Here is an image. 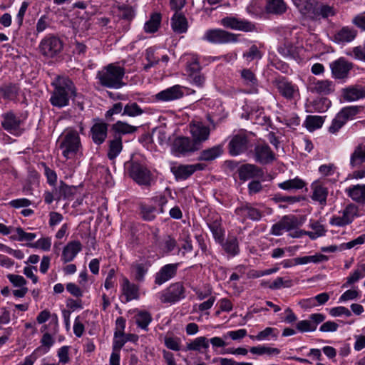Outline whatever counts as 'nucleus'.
Wrapping results in <instances>:
<instances>
[{"label": "nucleus", "instance_id": "1", "mask_svg": "<svg viewBox=\"0 0 365 365\" xmlns=\"http://www.w3.org/2000/svg\"><path fill=\"white\" fill-rule=\"evenodd\" d=\"M52 85L54 86V90L49 101L54 107L61 108L68 106L70 98L76 96V86L67 77H58Z\"/></svg>", "mask_w": 365, "mask_h": 365}, {"label": "nucleus", "instance_id": "2", "mask_svg": "<svg viewBox=\"0 0 365 365\" xmlns=\"http://www.w3.org/2000/svg\"><path fill=\"white\" fill-rule=\"evenodd\" d=\"M58 148L62 155L66 159L75 158L82 155V144L77 130L73 128H66L58 139Z\"/></svg>", "mask_w": 365, "mask_h": 365}, {"label": "nucleus", "instance_id": "3", "mask_svg": "<svg viewBox=\"0 0 365 365\" xmlns=\"http://www.w3.org/2000/svg\"><path fill=\"white\" fill-rule=\"evenodd\" d=\"M125 74V70L123 67L115 63H109L97 72L96 78L103 87L120 89L126 84L123 82Z\"/></svg>", "mask_w": 365, "mask_h": 365}, {"label": "nucleus", "instance_id": "4", "mask_svg": "<svg viewBox=\"0 0 365 365\" xmlns=\"http://www.w3.org/2000/svg\"><path fill=\"white\" fill-rule=\"evenodd\" d=\"M185 297V287L181 282L170 284L159 293V299L162 303L175 304Z\"/></svg>", "mask_w": 365, "mask_h": 365}, {"label": "nucleus", "instance_id": "5", "mask_svg": "<svg viewBox=\"0 0 365 365\" xmlns=\"http://www.w3.org/2000/svg\"><path fill=\"white\" fill-rule=\"evenodd\" d=\"M307 89L312 94L326 96L335 93L336 83L329 79L320 80L312 78L309 79Z\"/></svg>", "mask_w": 365, "mask_h": 365}, {"label": "nucleus", "instance_id": "6", "mask_svg": "<svg viewBox=\"0 0 365 365\" xmlns=\"http://www.w3.org/2000/svg\"><path fill=\"white\" fill-rule=\"evenodd\" d=\"M63 48V41L57 36L49 35L44 37L39 45L42 55L53 58L59 54Z\"/></svg>", "mask_w": 365, "mask_h": 365}, {"label": "nucleus", "instance_id": "7", "mask_svg": "<svg viewBox=\"0 0 365 365\" xmlns=\"http://www.w3.org/2000/svg\"><path fill=\"white\" fill-rule=\"evenodd\" d=\"M129 176L138 185L149 187L151 185V173L143 165L132 162L128 169Z\"/></svg>", "mask_w": 365, "mask_h": 365}, {"label": "nucleus", "instance_id": "8", "mask_svg": "<svg viewBox=\"0 0 365 365\" xmlns=\"http://www.w3.org/2000/svg\"><path fill=\"white\" fill-rule=\"evenodd\" d=\"M239 36L222 29H209L205 33L203 39L215 44H225L237 42Z\"/></svg>", "mask_w": 365, "mask_h": 365}, {"label": "nucleus", "instance_id": "9", "mask_svg": "<svg viewBox=\"0 0 365 365\" xmlns=\"http://www.w3.org/2000/svg\"><path fill=\"white\" fill-rule=\"evenodd\" d=\"M199 150L197 143L189 137H178L174 140L172 145V151L176 156L188 155Z\"/></svg>", "mask_w": 365, "mask_h": 365}, {"label": "nucleus", "instance_id": "10", "mask_svg": "<svg viewBox=\"0 0 365 365\" xmlns=\"http://www.w3.org/2000/svg\"><path fill=\"white\" fill-rule=\"evenodd\" d=\"M1 122L2 128L9 133L19 136L24 132L21 128L24 121L18 117L14 112L9 111L1 115Z\"/></svg>", "mask_w": 365, "mask_h": 365}, {"label": "nucleus", "instance_id": "11", "mask_svg": "<svg viewBox=\"0 0 365 365\" xmlns=\"http://www.w3.org/2000/svg\"><path fill=\"white\" fill-rule=\"evenodd\" d=\"M331 76L335 80H345L348 78L350 71L353 68V63L341 57L329 63Z\"/></svg>", "mask_w": 365, "mask_h": 365}, {"label": "nucleus", "instance_id": "12", "mask_svg": "<svg viewBox=\"0 0 365 365\" xmlns=\"http://www.w3.org/2000/svg\"><path fill=\"white\" fill-rule=\"evenodd\" d=\"M357 207L353 204L348 205L340 213L341 215H334L329 220L330 225L336 227H344L351 224L358 215Z\"/></svg>", "mask_w": 365, "mask_h": 365}, {"label": "nucleus", "instance_id": "13", "mask_svg": "<svg viewBox=\"0 0 365 365\" xmlns=\"http://www.w3.org/2000/svg\"><path fill=\"white\" fill-rule=\"evenodd\" d=\"M220 24L225 28L244 32H251L255 30V26L252 22L231 16L222 18L220 20Z\"/></svg>", "mask_w": 365, "mask_h": 365}, {"label": "nucleus", "instance_id": "14", "mask_svg": "<svg viewBox=\"0 0 365 365\" xmlns=\"http://www.w3.org/2000/svg\"><path fill=\"white\" fill-rule=\"evenodd\" d=\"M190 133L192 140L197 143V145L200 149L202 143L209 139L210 129L202 122H193L190 123Z\"/></svg>", "mask_w": 365, "mask_h": 365}, {"label": "nucleus", "instance_id": "15", "mask_svg": "<svg viewBox=\"0 0 365 365\" xmlns=\"http://www.w3.org/2000/svg\"><path fill=\"white\" fill-rule=\"evenodd\" d=\"M179 263L167 264L161 267L154 275V283L161 286L165 282L173 279L178 272Z\"/></svg>", "mask_w": 365, "mask_h": 365}, {"label": "nucleus", "instance_id": "16", "mask_svg": "<svg viewBox=\"0 0 365 365\" xmlns=\"http://www.w3.org/2000/svg\"><path fill=\"white\" fill-rule=\"evenodd\" d=\"M184 87L175 85L160 91L153 96L156 102H170L180 99L184 96Z\"/></svg>", "mask_w": 365, "mask_h": 365}, {"label": "nucleus", "instance_id": "17", "mask_svg": "<svg viewBox=\"0 0 365 365\" xmlns=\"http://www.w3.org/2000/svg\"><path fill=\"white\" fill-rule=\"evenodd\" d=\"M235 212L237 215L242 217L243 222L246 219H250L253 221H259L264 216L261 210L248 202L243 203L237 207Z\"/></svg>", "mask_w": 365, "mask_h": 365}, {"label": "nucleus", "instance_id": "18", "mask_svg": "<svg viewBox=\"0 0 365 365\" xmlns=\"http://www.w3.org/2000/svg\"><path fill=\"white\" fill-rule=\"evenodd\" d=\"M254 154L255 161L262 165L269 164L275 160L274 152L266 143L257 144L255 147Z\"/></svg>", "mask_w": 365, "mask_h": 365}, {"label": "nucleus", "instance_id": "19", "mask_svg": "<svg viewBox=\"0 0 365 365\" xmlns=\"http://www.w3.org/2000/svg\"><path fill=\"white\" fill-rule=\"evenodd\" d=\"M298 222L294 216L285 215L278 222L274 224L271 229V234L279 236L283 231H290L295 229Z\"/></svg>", "mask_w": 365, "mask_h": 365}, {"label": "nucleus", "instance_id": "20", "mask_svg": "<svg viewBox=\"0 0 365 365\" xmlns=\"http://www.w3.org/2000/svg\"><path fill=\"white\" fill-rule=\"evenodd\" d=\"M312 200L319 202L322 206L327 205V197L329 194L328 188L320 180H315L311 185Z\"/></svg>", "mask_w": 365, "mask_h": 365}, {"label": "nucleus", "instance_id": "21", "mask_svg": "<svg viewBox=\"0 0 365 365\" xmlns=\"http://www.w3.org/2000/svg\"><path fill=\"white\" fill-rule=\"evenodd\" d=\"M294 4L302 15L310 19H316L315 12L319 5L317 0H294Z\"/></svg>", "mask_w": 365, "mask_h": 365}, {"label": "nucleus", "instance_id": "22", "mask_svg": "<svg viewBox=\"0 0 365 365\" xmlns=\"http://www.w3.org/2000/svg\"><path fill=\"white\" fill-rule=\"evenodd\" d=\"M274 85L279 93L286 99L291 100L298 92L297 86L293 85L284 77H279L275 79Z\"/></svg>", "mask_w": 365, "mask_h": 365}, {"label": "nucleus", "instance_id": "23", "mask_svg": "<svg viewBox=\"0 0 365 365\" xmlns=\"http://www.w3.org/2000/svg\"><path fill=\"white\" fill-rule=\"evenodd\" d=\"M239 178L246 181L254 178H263L264 172L262 168L253 164H245L238 170Z\"/></svg>", "mask_w": 365, "mask_h": 365}, {"label": "nucleus", "instance_id": "24", "mask_svg": "<svg viewBox=\"0 0 365 365\" xmlns=\"http://www.w3.org/2000/svg\"><path fill=\"white\" fill-rule=\"evenodd\" d=\"M248 140L245 134L235 135L230 140L228 149L232 156H236L245 152L247 148Z\"/></svg>", "mask_w": 365, "mask_h": 365}, {"label": "nucleus", "instance_id": "25", "mask_svg": "<svg viewBox=\"0 0 365 365\" xmlns=\"http://www.w3.org/2000/svg\"><path fill=\"white\" fill-rule=\"evenodd\" d=\"M341 96L346 102L355 101L365 98V86L354 85L341 90Z\"/></svg>", "mask_w": 365, "mask_h": 365}, {"label": "nucleus", "instance_id": "26", "mask_svg": "<svg viewBox=\"0 0 365 365\" xmlns=\"http://www.w3.org/2000/svg\"><path fill=\"white\" fill-rule=\"evenodd\" d=\"M207 225L215 240L217 242H222L225 237V230L222 227L221 217L217 214L214 215L212 218L207 220Z\"/></svg>", "mask_w": 365, "mask_h": 365}, {"label": "nucleus", "instance_id": "27", "mask_svg": "<svg viewBox=\"0 0 365 365\" xmlns=\"http://www.w3.org/2000/svg\"><path fill=\"white\" fill-rule=\"evenodd\" d=\"M82 250V244L78 240L69 242L63 249L61 260L64 263L73 261Z\"/></svg>", "mask_w": 365, "mask_h": 365}, {"label": "nucleus", "instance_id": "28", "mask_svg": "<svg viewBox=\"0 0 365 365\" xmlns=\"http://www.w3.org/2000/svg\"><path fill=\"white\" fill-rule=\"evenodd\" d=\"M357 35V31L349 26H344L336 31L332 37L336 43H344L352 41Z\"/></svg>", "mask_w": 365, "mask_h": 365}, {"label": "nucleus", "instance_id": "29", "mask_svg": "<svg viewBox=\"0 0 365 365\" xmlns=\"http://www.w3.org/2000/svg\"><path fill=\"white\" fill-rule=\"evenodd\" d=\"M121 289L123 294L125 297L126 302L133 299H137L139 297L138 286L134 283H131L125 277L122 278Z\"/></svg>", "mask_w": 365, "mask_h": 365}, {"label": "nucleus", "instance_id": "30", "mask_svg": "<svg viewBox=\"0 0 365 365\" xmlns=\"http://www.w3.org/2000/svg\"><path fill=\"white\" fill-rule=\"evenodd\" d=\"M91 132L93 141L97 145H101L107 137L108 125L103 122L96 123L92 126Z\"/></svg>", "mask_w": 365, "mask_h": 365}, {"label": "nucleus", "instance_id": "31", "mask_svg": "<svg viewBox=\"0 0 365 365\" xmlns=\"http://www.w3.org/2000/svg\"><path fill=\"white\" fill-rule=\"evenodd\" d=\"M365 163V142L355 147L350 156V166L352 168H359Z\"/></svg>", "mask_w": 365, "mask_h": 365}, {"label": "nucleus", "instance_id": "32", "mask_svg": "<svg viewBox=\"0 0 365 365\" xmlns=\"http://www.w3.org/2000/svg\"><path fill=\"white\" fill-rule=\"evenodd\" d=\"M171 27L175 33H185L188 28L187 19L182 14L175 12L171 18Z\"/></svg>", "mask_w": 365, "mask_h": 365}, {"label": "nucleus", "instance_id": "33", "mask_svg": "<svg viewBox=\"0 0 365 365\" xmlns=\"http://www.w3.org/2000/svg\"><path fill=\"white\" fill-rule=\"evenodd\" d=\"M223 153L222 145H217L212 148L203 150L197 158L199 161H212L220 157Z\"/></svg>", "mask_w": 365, "mask_h": 365}, {"label": "nucleus", "instance_id": "34", "mask_svg": "<svg viewBox=\"0 0 365 365\" xmlns=\"http://www.w3.org/2000/svg\"><path fill=\"white\" fill-rule=\"evenodd\" d=\"M77 192L78 187L68 185L63 181H61L59 186L56 187V198L60 200L62 198L72 199Z\"/></svg>", "mask_w": 365, "mask_h": 365}, {"label": "nucleus", "instance_id": "35", "mask_svg": "<svg viewBox=\"0 0 365 365\" xmlns=\"http://www.w3.org/2000/svg\"><path fill=\"white\" fill-rule=\"evenodd\" d=\"M222 247L224 251L230 256H235L240 252L238 240L235 236H228L227 240H222V242H218Z\"/></svg>", "mask_w": 365, "mask_h": 365}, {"label": "nucleus", "instance_id": "36", "mask_svg": "<svg viewBox=\"0 0 365 365\" xmlns=\"http://www.w3.org/2000/svg\"><path fill=\"white\" fill-rule=\"evenodd\" d=\"M349 197L356 202H365V185H356L346 189Z\"/></svg>", "mask_w": 365, "mask_h": 365}, {"label": "nucleus", "instance_id": "37", "mask_svg": "<svg viewBox=\"0 0 365 365\" xmlns=\"http://www.w3.org/2000/svg\"><path fill=\"white\" fill-rule=\"evenodd\" d=\"M171 172L178 180H185L193 174L192 167H191L190 165L173 166L171 168Z\"/></svg>", "mask_w": 365, "mask_h": 365}, {"label": "nucleus", "instance_id": "38", "mask_svg": "<svg viewBox=\"0 0 365 365\" xmlns=\"http://www.w3.org/2000/svg\"><path fill=\"white\" fill-rule=\"evenodd\" d=\"M158 209L154 205L144 202L140 204V215L143 220L152 221L155 219Z\"/></svg>", "mask_w": 365, "mask_h": 365}, {"label": "nucleus", "instance_id": "39", "mask_svg": "<svg viewBox=\"0 0 365 365\" xmlns=\"http://www.w3.org/2000/svg\"><path fill=\"white\" fill-rule=\"evenodd\" d=\"M111 129L114 132V135H119L121 137L122 135L135 133L138 128L125 122L118 120L112 125Z\"/></svg>", "mask_w": 365, "mask_h": 365}, {"label": "nucleus", "instance_id": "40", "mask_svg": "<svg viewBox=\"0 0 365 365\" xmlns=\"http://www.w3.org/2000/svg\"><path fill=\"white\" fill-rule=\"evenodd\" d=\"M266 11L269 14H282L287 11L284 0H267Z\"/></svg>", "mask_w": 365, "mask_h": 365}, {"label": "nucleus", "instance_id": "41", "mask_svg": "<svg viewBox=\"0 0 365 365\" xmlns=\"http://www.w3.org/2000/svg\"><path fill=\"white\" fill-rule=\"evenodd\" d=\"M123 149L122 138L119 135H114L113 140L109 142L108 158L114 160Z\"/></svg>", "mask_w": 365, "mask_h": 365}, {"label": "nucleus", "instance_id": "42", "mask_svg": "<svg viewBox=\"0 0 365 365\" xmlns=\"http://www.w3.org/2000/svg\"><path fill=\"white\" fill-rule=\"evenodd\" d=\"M305 185L306 182L297 177L293 179L285 180L278 184V187L279 188L287 191L301 190Z\"/></svg>", "mask_w": 365, "mask_h": 365}, {"label": "nucleus", "instance_id": "43", "mask_svg": "<svg viewBox=\"0 0 365 365\" xmlns=\"http://www.w3.org/2000/svg\"><path fill=\"white\" fill-rule=\"evenodd\" d=\"M209 348V339L205 336H199L195 338L191 342L187 343L186 350L197 351L203 352L202 349H207Z\"/></svg>", "mask_w": 365, "mask_h": 365}, {"label": "nucleus", "instance_id": "44", "mask_svg": "<svg viewBox=\"0 0 365 365\" xmlns=\"http://www.w3.org/2000/svg\"><path fill=\"white\" fill-rule=\"evenodd\" d=\"M364 277H365V263L359 265L358 268L346 278V282L341 287H348Z\"/></svg>", "mask_w": 365, "mask_h": 365}, {"label": "nucleus", "instance_id": "45", "mask_svg": "<svg viewBox=\"0 0 365 365\" xmlns=\"http://www.w3.org/2000/svg\"><path fill=\"white\" fill-rule=\"evenodd\" d=\"M329 299V294L323 292L317 294L314 297L309 298L303 301V306L306 307H313L317 305H323Z\"/></svg>", "mask_w": 365, "mask_h": 365}, {"label": "nucleus", "instance_id": "46", "mask_svg": "<svg viewBox=\"0 0 365 365\" xmlns=\"http://www.w3.org/2000/svg\"><path fill=\"white\" fill-rule=\"evenodd\" d=\"M161 22V14L154 13L150 16V19L145 22L144 30L146 33H154L158 31Z\"/></svg>", "mask_w": 365, "mask_h": 365}, {"label": "nucleus", "instance_id": "47", "mask_svg": "<svg viewBox=\"0 0 365 365\" xmlns=\"http://www.w3.org/2000/svg\"><path fill=\"white\" fill-rule=\"evenodd\" d=\"M325 118L319 115H307L304 122L305 126L310 131L320 128L324 124Z\"/></svg>", "mask_w": 365, "mask_h": 365}, {"label": "nucleus", "instance_id": "48", "mask_svg": "<svg viewBox=\"0 0 365 365\" xmlns=\"http://www.w3.org/2000/svg\"><path fill=\"white\" fill-rule=\"evenodd\" d=\"M328 260V257L322 254H317L310 256H304L300 257H296V264H305L308 263H319Z\"/></svg>", "mask_w": 365, "mask_h": 365}, {"label": "nucleus", "instance_id": "49", "mask_svg": "<svg viewBox=\"0 0 365 365\" xmlns=\"http://www.w3.org/2000/svg\"><path fill=\"white\" fill-rule=\"evenodd\" d=\"M361 110V108L358 106H351L343 108L339 112V114L347 122L351 120Z\"/></svg>", "mask_w": 365, "mask_h": 365}, {"label": "nucleus", "instance_id": "50", "mask_svg": "<svg viewBox=\"0 0 365 365\" xmlns=\"http://www.w3.org/2000/svg\"><path fill=\"white\" fill-rule=\"evenodd\" d=\"M135 322L140 328L148 330V327L152 321L151 314L146 311L139 312L135 317Z\"/></svg>", "mask_w": 365, "mask_h": 365}, {"label": "nucleus", "instance_id": "51", "mask_svg": "<svg viewBox=\"0 0 365 365\" xmlns=\"http://www.w3.org/2000/svg\"><path fill=\"white\" fill-rule=\"evenodd\" d=\"M145 59L148 61L147 64H145L143 69L148 71L150 68L157 65L160 61L158 56L155 55V50L154 48L150 47L145 51Z\"/></svg>", "mask_w": 365, "mask_h": 365}, {"label": "nucleus", "instance_id": "52", "mask_svg": "<svg viewBox=\"0 0 365 365\" xmlns=\"http://www.w3.org/2000/svg\"><path fill=\"white\" fill-rule=\"evenodd\" d=\"M331 101L324 97H321L313 101L312 106L315 112L324 113L326 112L331 106Z\"/></svg>", "mask_w": 365, "mask_h": 365}, {"label": "nucleus", "instance_id": "53", "mask_svg": "<svg viewBox=\"0 0 365 365\" xmlns=\"http://www.w3.org/2000/svg\"><path fill=\"white\" fill-rule=\"evenodd\" d=\"M144 110L135 102H130L123 108L122 115L130 117H136L142 115Z\"/></svg>", "mask_w": 365, "mask_h": 365}, {"label": "nucleus", "instance_id": "54", "mask_svg": "<svg viewBox=\"0 0 365 365\" xmlns=\"http://www.w3.org/2000/svg\"><path fill=\"white\" fill-rule=\"evenodd\" d=\"M278 336V331L275 328L267 327L264 330L259 331L256 336H250L252 339H255L258 341L269 339L270 337L276 339Z\"/></svg>", "mask_w": 365, "mask_h": 365}, {"label": "nucleus", "instance_id": "55", "mask_svg": "<svg viewBox=\"0 0 365 365\" xmlns=\"http://www.w3.org/2000/svg\"><path fill=\"white\" fill-rule=\"evenodd\" d=\"M315 13L316 19L319 17L327 19L329 16H334L336 14L334 7L327 4H321L319 6H317Z\"/></svg>", "mask_w": 365, "mask_h": 365}, {"label": "nucleus", "instance_id": "56", "mask_svg": "<svg viewBox=\"0 0 365 365\" xmlns=\"http://www.w3.org/2000/svg\"><path fill=\"white\" fill-rule=\"evenodd\" d=\"M272 200L276 203L287 202L289 205H292L304 200V197L301 196H286L280 193H277L274 195Z\"/></svg>", "mask_w": 365, "mask_h": 365}, {"label": "nucleus", "instance_id": "57", "mask_svg": "<svg viewBox=\"0 0 365 365\" xmlns=\"http://www.w3.org/2000/svg\"><path fill=\"white\" fill-rule=\"evenodd\" d=\"M201 68L199 58L195 55L190 56L187 61V71L188 74L200 72Z\"/></svg>", "mask_w": 365, "mask_h": 365}, {"label": "nucleus", "instance_id": "58", "mask_svg": "<svg viewBox=\"0 0 365 365\" xmlns=\"http://www.w3.org/2000/svg\"><path fill=\"white\" fill-rule=\"evenodd\" d=\"M2 96L5 99H14L19 92V87L15 84H9L1 88L0 90Z\"/></svg>", "mask_w": 365, "mask_h": 365}, {"label": "nucleus", "instance_id": "59", "mask_svg": "<svg viewBox=\"0 0 365 365\" xmlns=\"http://www.w3.org/2000/svg\"><path fill=\"white\" fill-rule=\"evenodd\" d=\"M346 122L344 120V118L339 114V113L336 115L334 118L331 121V125L329 127L328 130L330 133L335 134L345 124Z\"/></svg>", "mask_w": 365, "mask_h": 365}, {"label": "nucleus", "instance_id": "60", "mask_svg": "<svg viewBox=\"0 0 365 365\" xmlns=\"http://www.w3.org/2000/svg\"><path fill=\"white\" fill-rule=\"evenodd\" d=\"M262 56V53L256 45H252L249 50L243 53V58L249 63L255 59H260Z\"/></svg>", "mask_w": 365, "mask_h": 365}, {"label": "nucleus", "instance_id": "61", "mask_svg": "<svg viewBox=\"0 0 365 365\" xmlns=\"http://www.w3.org/2000/svg\"><path fill=\"white\" fill-rule=\"evenodd\" d=\"M150 201L152 202V205H154L155 207L158 206L159 213H163L165 212L164 206L168 202V199L165 195L163 194L155 195L150 199Z\"/></svg>", "mask_w": 365, "mask_h": 365}, {"label": "nucleus", "instance_id": "62", "mask_svg": "<svg viewBox=\"0 0 365 365\" xmlns=\"http://www.w3.org/2000/svg\"><path fill=\"white\" fill-rule=\"evenodd\" d=\"M293 285L292 279H284L282 277L276 278L271 284L269 288L271 289H279L282 287H291Z\"/></svg>", "mask_w": 365, "mask_h": 365}, {"label": "nucleus", "instance_id": "63", "mask_svg": "<svg viewBox=\"0 0 365 365\" xmlns=\"http://www.w3.org/2000/svg\"><path fill=\"white\" fill-rule=\"evenodd\" d=\"M241 77L247 85L255 86L257 83V79L255 75L248 68L242 70Z\"/></svg>", "mask_w": 365, "mask_h": 365}, {"label": "nucleus", "instance_id": "64", "mask_svg": "<svg viewBox=\"0 0 365 365\" xmlns=\"http://www.w3.org/2000/svg\"><path fill=\"white\" fill-rule=\"evenodd\" d=\"M348 55L356 60L365 61V42L363 45L354 47L351 52Z\"/></svg>", "mask_w": 365, "mask_h": 365}]
</instances>
